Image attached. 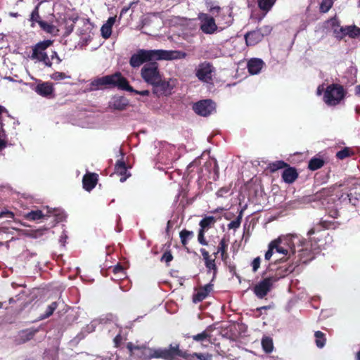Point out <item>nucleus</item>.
<instances>
[{"instance_id":"f257e3e1","label":"nucleus","mask_w":360,"mask_h":360,"mask_svg":"<svg viewBox=\"0 0 360 360\" xmlns=\"http://www.w3.org/2000/svg\"><path fill=\"white\" fill-rule=\"evenodd\" d=\"M186 57V53L181 51L139 49L131 56L129 64L132 68H139L146 62L160 60H172L183 59Z\"/></svg>"},{"instance_id":"f03ea898","label":"nucleus","mask_w":360,"mask_h":360,"mask_svg":"<svg viewBox=\"0 0 360 360\" xmlns=\"http://www.w3.org/2000/svg\"><path fill=\"white\" fill-rule=\"evenodd\" d=\"M129 356L134 360H150L151 359H162L172 360V344L168 348H150L146 345H135L129 342L126 345Z\"/></svg>"},{"instance_id":"7ed1b4c3","label":"nucleus","mask_w":360,"mask_h":360,"mask_svg":"<svg viewBox=\"0 0 360 360\" xmlns=\"http://www.w3.org/2000/svg\"><path fill=\"white\" fill-rule=\"evenodd\" d=\"M103 86H117L122 90H132L127 79L120 72L95 79L91 82L89 89L95 91Z\"/></svg>"},{"instance_id":"20e7f679","label":"nucleus","mask_w":360,"mask_h":360,"mask_svg":"<svg viewBox=\"0 0 360 360\" xmlns=\"http://www.w3.org/2000/svg\"><path fill=\"white\" fill-rule=\"evenodd\" d=\"M313 246L311 241L307 240L302 236L297 234L281 235L277 238L271 241L268 248H297L301 246Z\"/></svg>"},{"instance_id":"39448f33","label":"nucleus","mask_w":360,"mask_h":360,"mask_svg":"<svg viewBox=\"0 0 360 360\" xmlns=\"http://www.w3.org/2000/svg\"><path fill=\"white\" fill-rule=\"evenodd\" d=\"M283 276L274 273L266 278H264L253 288L255 295L260 299L264 298L272 289L273 285Z\"/></svg>"},{"instance_id":"423d86ee","label":"nucleus","mask_w":360,"mask_h":360,"mask_svg":"<svg viewBox=\"0 0 360 360\" xmlns=\"http://www.w3.org/2000/svg\"><path fill=\"white\" fill-rule=\"evenodd\" d=\"M345 95V91L342 86L331 84L324 92L323 101L328 105L335 106L340 103Z\"/></svg>"},{"instance_id":"0eeeda50","label":"nucleus","mask_w":360,"mask_h":360,"mask_svg":"<svg viewBox=\"0 0 360 360\" xmlns=\"http://www.w3.org/2000/svg\"><path fill=\"white\" fill-rule=\"evenodd\" d=\"M52 44L51 40H46L37 43L32 49V59L37 60L39 62H43L47 67H51L52 63L46 54V50Z\"/></svg>"},{"instance_id":"6e6552de","label":"nucleus","mask_w":360,"mask_h":360,"mask_svg":"<svg viewBox=\"0 0 360 360\" xmlns=\"http://www.w3.org/2000/svg\"><path fill=\"white\" fill-rule=\"evenodd\" d=\"M177 357H181L186 360H212V355L208 353H188L186 351H182L179 348V344H172V360H175Z\"/></svg>"},{"instance_id":"1a4fd4ad","label":"nucleus","mask_w":360,"mask_h":360,"mask_svg":"<svg viewBox=\"0 0 360 360\" xmlns=\"http://www.w3.org/2000/svg\"><path fill=\"white\" fill-rule=\"evenodd\" d=\"M176 85V80L169 78L165 79L162 75L155 82L153 86V93L158 97L167 96L172 94V89Z\"/></svg>"},{"instance_id":"9d476101","label":"nucleus","mask_w":360,"mask_h":360,"mask_svg":"<svg viewBox=\"0 0 360 360\" xmlns=\"http://www.w3.org/2000/svg\"><path fill=\"white\" fill-rule=\"evenodd\" d=\"M162 75L157 63H147L141 70L142 79L145 82L150 85L156 82Z\"/></svg>"},{"instance_id":"9b49d317","label":"nucleus","mask_w":360,"mask_h":360,"mask_svg":"<svg viewBox=\"0 0 360 360\" xmlns=\"http://www.w3.org/2000/svg\"><path fill=\"white\" fill-rule=\"evenodd\" d=\"M201 252L203 259L205 261V267L207 269V272L210 273L212 271V280H214L217 274V267L215 261L217 258V255H219V251H214L212 253H210L205 249H201Z\"/></svg>"},{"instance_id":"f8f14e48","label":"nucleus","mask_w":360,"mask_h":360,"mask_svg":"<svg viewBox=\"0 0 360 360\" xmlns=\"http://www.w3.org/2000/svg\"><path fill=\"white\" fill-rule=\"evenodd\" d=\"M213 72L212 65L209 63L204 62L196 68L195 75L200 81L208 83L212 79Z\"/></svg>"},{"instance_id":"ddd939ff","label":"nucleus","mask_w":360,"mask_h":360,"mask_svg":"<svg viewBox=\"0 0 360 360\" xmlns=\"http://www.w3.org/2000/svg\"><path fill=\"white\" fill-rule=\"evenodd\" d=\"M216 223L215 217L212 216H207L203 218L200 221V231L198 236V240L200 245H209V243L205 240L204 237V233L209 229H210L212 226Z\"/></svg>"},{"instance_id":"4468645a","label":"nucleus","mask_w":360,"mask_h":360,"mask_svg":"<svg viewBox=\"0 0 360 360\" xmlns=\"http://www.w3.org/2000/svg\"><path fill=\"white\" fill-rule=\"evenodd\" d=\"M200 20V30L205 34H213L217 29L214 18L207 14L200 13L199 15Z\"/></svg>"},{"instance_id":"2eb2a0df","label":"nucleus","mask_w":360,"mask_h":360,"mask_svg":"<svg viewBox=\"0 0 360 360\" xmlns=\"http://www.w3.org/2000/svg\"><path fill=\"white\" fill-rule=\"evenodd\" d=\"M214 103L210 100H204L196 103L193 106L194 111L202 116H207L214 110Z\"/></svg>"},{"instance_id":"dca6fc26","label":"nucleus","mask_w":360,"mask_h":360,"mask_svg":"<svg viewBox=\"0 0 360 360\" xmlns=\"http://www.w3.org/2000/svg\"><path fill=\"white\" fill-rule=\"evenodd\" d=\"M213 285L212 283H208L202 287H200L196 293H195L193 296V302L194 303H198L204 300L208 295L212 291Z\"/></svg>"},{"instance_id":"f3484780","label":"nucleus","mask_w":360,"mask_h":360,"mask_svg":"<svg viewBox=\"0 0 360 360\" xmlns=\"http://www.w3.org/2000/svg\"><path fill=\"white\" fill-rule=\"evenodd\" d=\"M295 249H275V252L278 254H281L283 255V257L276 258L275 262H285L288 259L287 255H290V250L292 252V254H295ZM274 249H268V251L265 254V259L269 260L274 253Z\"/></svg>"},{"instance_id":"a211bd4d","label":"nucleus","mask_w":360,"mask_h":360,"mask_svg":"<svg viewBox=\"0 0 360 360\" xmlns=\"http://www.w3.org/2000/svg\"><path fill=\"white\" fill-rule=\"evenodd\" d=\"M34 91L43 97H49L53 94L54 88L50 82H41L36 86Z\"/></svg>"},{"instance_id":"6ab92c4d","label":"nucleus","mask_w":360,"mask_h":360,"mask_svg":"<svg viewBox=\"0 0 360 360\" xmlns=\"http://www.w3.org/2000/svg\"><path fill=\"white\" fill-rule=\"evenodd\" d=\"M129 105V101L123 96H115L109 102V107L114 110H123Z\"/></svg>"},{"instance_id":"aec40b11","label":"nucleus","mask_w":360,"mask_h":360,"mask_svg":"<svg viewBox=\"0 0 360 360\" xmlns=\"http://www.w3.org/2000/svg\"><path fill=\"white\" fill-rule=\"evenodd\" d=\"M38 332L37 329L27 328L20 330L18 333V341L20 344L25 343L32 340L36 333Z\"/></svg>"},{"instance_id":"412c9836","label":"nucleus","mask_w":360,"mask_h":360,"mask_svg":"<svg viewBox=\"0 0 360 360\" xmlns=\"http://www.w3.org/2000/svg\"><path fill=\"white\" fill-rule=\"evenodd\" d=\"M245 39L248 46H255L262 39L261 30H254L247 33Z\"/></svg>"},{"instance_id":"4be33fe9","label":"nucleus","mask_w":360,"mask_h":360,"mask_svg":"<svg viewBox=\"0 0 360 360\" xmlns=\"http://www.w3.org/2000/svg\"><path fill=\"white\" fill-rule=\"evenodd\" d=\"M98 176L96 174H86L83 177V187L86 191L92 190L98 181Z\"/></svg>"},{"instance_id":"5701e85b","label":"nucleus","mask_w":360,"mask_h":360,"mask_svg":"<svg viewBox=\"0 0 360 360\" xmlns=\"http://www.w3.org/2000/svg\"><path fill=\"white\" fill-rule=\"evenodd\" d=\"M264 62L261 59L252 58L248 63V69L250 74L257 75L262 69Z\"/></svg>"},{"instance_id":"b1692460","label":"nucleus","mask_w":360,"mask_h":360,"mask_svg":"<svg viewBox=\"0 0 360 360\" xmlns=\"http://www.w3.org/2000/svg\"><path fill=\"white\" fill-rule=\"evenodd\" d=\"M298 176L296 169L293 167H288L282 174L283 180L287 184L293 183Z\"/></svg>"},{"instance_id":"393cba45","label":"nucleus","mask_w":360,"mask_h":360,"mask_svg":"<svg viewBox=\"0 0 360 360\" xmlns=\"http://www.w3.org/2000/svg\"><path fill=\"white\" fill-rule=\"evenodd\" d=\"M328 26L331 27L334 36L338 39H342L345 37L343 27H340L335 19H331L328 22Z\"/></svg>"},{"instance_id":"a878e982","label":"nucleus","mask_w":360,"mask_h":360,"mask_svg":"<svg viewBox=\"0 0 360 360\" xmlns=\"http://www.w3.org/2000/svg\"><path fill=\"white\" fill-rule=\"evenodd\" d=\"M116 17H110L108 19L107 22L103 25L101 29V35L105 39H108L112 34V27L115 24Z\"/></svg>"},{"instance_id":"bb28decb","label":"nucleus","mask_w":360,"mask_h":360,"mask_svg":"<svg viewBox=\"0 0 360 360\" xmlns=\"http://www.w3.org/2000/svg\"><path fill=\"white\" fill-rule=\"evenodd\" d=\"M164 250L160 257V261L162 263H165L166 266L169 267L170 266V262L173 260L174 257L172 254L170 250L167 249H162Z\"/></svg>"},{"instance_id":"cd10ccee","label":"nucleus","mask_w":360,"mask_h":360,"mask_svg":"<svg viewBox=\"0 0 360 360\" xmlns=\"http://www.w3.org/2000/svg\"><path fill=\"white\" fill-rule=\"evenodd\" d=\"M195 235L193 231L183 230L180 232V238L183 245H186L188 242L194 239Z\"/></svg>"},{"instance_id":"c85d7f7f","label":"nucleus","mask_w":360,"mask_h":360,"mask_svg":"<svg viewBox=\"0 0 360 360\" xmlns=\"http://www.w3.org/2000/svg\"><path fill=\"white\" fill-rule=\"evenodd\" d=\"M116 172L120 175L123 176L120 178V181L124 182L126 181L127 178L129 176H125L127 174V169L124 162L119 161L115 166Z\"/></svg>"},{"instance_id":"c756f323","label":"nucleus","mask_w":360,"mask_h":360,"mask_svg":"<svg viewBox=\"0 0 360 360\" xmlns=\"http://www.w3.org/2000/svg\"><path fill=\"white\" fill-rule=\"evenodd\" d=\"M46 217V214H44L41 210H33L25 215V217L28 220H38Z\"/></svg>"},{"instance_id":"7c9ffc66","label":"nucleus","mask_w":360,"mask_h":360,"mask_svg":"<svg viewBox=\"0 0 360 360\" xmlns=\"http://www.w3.org/2000/svg\"><path fill=\"white\" fill-rule=\"evenodd\" d=\"M316 345L319 348H323L326 342V335L321 331H316L314 333Z\"/></svg>"},{"instance_id":"2f4dec72","label":"nucleus","mask_w":360,"mask_h":360,"mask_svg":"<svg viewBox=\"0 0 360 360\" xmlns=\"http://www.w3.org/2000/svg\"><path fill=\"white\" fill-rule=\"evenodd\" d=\"M39 26L44 32L49 34H56L58 31L56 26L44 20L39 22Z\"/></svg>"},{"instance_id":"473e14b6","label":"nucleus","mask_w":360,"mask_h":360,"mask_svg":"<svg viewBox=\"0 0 360 360\" xmlns=\"http://www.w3.org/2000/svg\"><path fill=\"white\" fill-rule=\"evenodd\" d=\"M345 36L348 35L352 38H355L360 35V28L356 26H347L344 28Z\"/></svg>"},{"instance_id":"72a5a7b5","label":"nucleus","mask_w":360,"mask_h":360,"mask_svg":"<svg viewBox=\"0 0 360 360\" xmlns=\"http://www.w3.org/2000/svg\"><path fill=\"white\" fill-rule=\"evenodd\" d=\"M262 346L263 349L266 353L271 352L274 349L273 341H272L271 338H268V337L262 338Z\"/></svg>"},{"instance_id":"f704fd0d","label":"nucleus","mask_w":360,"mask_h":360,"mask_svg":"<svg viewBox=\"0 0 360 360\" xmlns=\"http://www.w3.org/2000/svg\"><path fill=\"white\" fill-rule=\"evenodd\" d=\"M242 217H243V210H240L237 218L235 220L231 221L227 225L228 229L230 230L232 229L234 231L238 229L240 226Z\"/></svg>"},{"instance_id":"c9c22d12","label":"nucleus","mask_w":360,"mask_h":360,"mask_svg":"<svg viewBox=\"0 0 360 360\" xmlns=\"http://www.w3.org/2000/svg\"><path fill=\"white\" fill-rule=\"evenodd\" d=\"M276 0H258L259 7L266 12L269 11Z\"/></svg>"},{"instance_id":"e433bc0d","label":"nucleus","mask_w":360,"mask_h":360,"mask_svg":"<svg viewBox=\"0 0 360 360\" xmlns=\"http://www.w3.org/2000/svg\"><path fill=\"white\" fill-rule=\"evenodd\" d=\"M324 162L320 158H312L309 162V168L311 170H316L323 167Z\"/></svg>"},{"instance_id":"4c0bfd02","label":"nucleus","mask_w":360,"mask_h":360,"mask_svg":"<svg viewBox=\"0 0 360 360\" xmlns=\"http://www.w3.org/2000/svg\"><path fill=\"white\" fill-rule=\"evenodd\" d=\"M58 306V304L57 302H53L47 307L44 314L41 316V319H44L51 316L53 314L54 311L57 309Z\"/></svg>"},{"instance_id":"58836bf2","label":"nucleus","mask_w":360,"mask_h":360,"mask_svg":"<svg viewBox=\"0 0 360 360\" xmlns=\"http://www.w3.org/2000/svg\"><path fill=\"white\" fill-rule=\"evenodd\" d=\"M30 20L32 21L31 26L32 27H34V23L37 22L39 25L40 21H43L41 20V18L39 14L38 7H36L32 12L30 15Z\"/></svg>"},{"instance_id":"ea45409f","label":"nucleus","mask_w":360,"mask_h":360,"mask_svg":"<svg viewBox=\"0 0 360 360\" xmlns=\"http://www.w3.org/2000/svg\"><path fill=\"white\" fill-rule=\"evenodd\" d=\"M333 4V0H322L320 9L323 13L328 12Z\"/></svg>"},{"instance_id":"a19ab883","label":"nucleus","mask_w":360,"mask_h":360,"mask_svg":"<svg viewBox=\"0 0 360 360\" xmlns=\"http://www.w3.org/2000/svg\"><path fill=\"white\" fill-rule=\"evenodd\" d=\"M288 167V165L281 160L276 161L270 165V168L272 172L278 170L279 169H283Z\"/></svg>"},{"instance_id":"79ce46f5","label":"nucleus","mask_w":360,"mask_h":360,"mask_svg":"<svg viewBox=\"0 0 360 360\" xmlns=\"http://www.w3.org/2000/svg\"><path fill=\"white\" fill-rule=\"evenodd\" d=\"M209 337L210 334L206 330H204L201 333L193 335L192 338L195 341L200 342L207 340Z\"/></svg>"},{"instance_id":"37998d69","label":"nucleus","mask_w":360,"mask_h":360,"mask_svg":"<svg viewBox=\"0 0 360 360\" xmlns=\"http://www.w3.org/2000/svg\"><path fill=\"white\" fill-rule=\"evenodd\" d=\"M51 78L53 80H62L66 78H70V76L66 75L63 72H56L51 75Z\"/></svg>"},{"instance_id":"c03bdc74","label":"nucleus","mask_w":360,"mask_h":360,"mask_svg":"<svg viewBox=\"0 0 360 360\" xmlns=\"http://www.w3.org/2000/svg\"><path fill=\"white\" fill-rule=\"evenodd\" d=\"M337 157L340 159V160H342L347 157H349L350 155V151H349V149L346 148L343 150H340L339 152L337 153Z\"/></svg>"},{"instance_id":"a18cd8bd","label":"nucleus","mask_w":360,"mask_h":360,"mask_svg":"<svg viewBox=\"0 0 360 360\" xmlns=\"http://www.w3.org/2000/svg\"><path fill=\"white\" fill-rule=\"evenodd\" d=\"M226 250V249H217V251H219V254H220L221 259L224 261L225 264H227L229 255Z\"/></svg>"},{"instance_id":"49530a36","label":"nucleus","mask_w":360,"mask_h":360,"mask_svg":"<svg viewBox=\"0 0 360 360\" xmlns=\"http://www.w3.org/2000/svg\"><path fill=\"white\" fill-rule=\"evenodd\" d=\"M261 259L259 257L255 258L252 262V271L256 272L260 266Z\"/></svg>"},{"instance_id":"de8ad7c7","label":"nucleus","mask_w":360,"mask_h":360,"mask_svg":"<svg viewBox=\"0 0 360 360\" xmlns=\"http://www.w3.org/2000/svg\"><path fill=\"white\" fill-rule=\"evenodd\" d=\"M271 30H272V28L271 26L266 25V26L261 27L258 30H261V34H262V37H263L264 36H266V35L269 34L271 32Z\"/></svg>"},{"instance_id":"09e8293b","label":"nucleus","mask_w":360,"mask_h":360,"mask_svg":"<svg viewBox=\"0 0 360 360\" xmlns=\"http://www.w3.org/2000/svg\"><path fill=\"white\" fill-rule=\"evenodd\" d=\"M122 341V335L120 334L117 335L113 340L115 347H119L120 346Z\"/></svg>"},{"instance_id":"8fccbe9b","label":"nucleus","mask_w":360,"mask_h":360,"mask_svg":"<svg viewBox=\"0 0 360 360\" xmlns=\"http://www.w3.org/2000/svg\"><path fill=\"white\" fill-rule=\"evenodd\" d=\"M129 92L135 93L136 94H139L141 96H148L150 94V91L148 90H143V91H137L132 88V90H127Z\"/></svg>"},{"instance_id":"3c124183","label":"nucleus","mask_w":360,"mask_h":360,"mask_svg":"<svg viewBox=\"0 0 360 360\" xmlns=\"http://www.w3.org/2000/svg\"><path fill=\"white\" fill-rule=\"evenodd\" d=\"M13 217H14L13 213L11 212H9V211L1 212V214H0V218L7 217V218L13 219Z\"/></svg>"},{"instance_id":"603ef678","label":"nucleus","mask_w":360,"mask_h":360,"mask_svg":"<svg viewBox=\"0 0 360 360\" xmlns=\"http://www.w3.org/2000/svg\"><path fill=\"white\" fill-rule=\"evenodd\" d=\"M229 189L226 188H221L217 192L218 197H224L225 194L229 193Z\"/></svg>"},{"instance_id":"864d4df0","label":"nucleus","mask_w":360,"mask_h":360,"mask_svg":"<svg viewBox=\"0 0 360 360\" xmlns=\"http://www.w3.org/2000/svg\"><path fill=\"white\" fill-rule=\"evenodd\" d=\"M228 266L229 270L232 275H236V266L233 264H231L229 262V264L227 263L226 264Z\"/></svg>"},{"instance_id":"5fc2aeb1","label":"nucleus","mask_w":360,"mask_h":360,"mask_svg":"<svg viewBox=\"0 0 360 360\" xmlns=\"http://www.w3.org/2000/svg\"><path fill=\"white\" fill-rule=\"evenodd\" d=\"M124 271V268L122 265L120 264H117L114 269H113V272L115 274H117V273H120V272H123Z\"/></svg>"},{"instance_id":"6e6d98bb","label":"nucleus","mask_w":360,"mask_h":360,"mask_svg":"<svg viewBox=\"0 0 360 360\" xmlns=\"http://www.w3.org/2000/svg\"><path fill=\"white\" fill-rule=\"evenodd\" d=\"M51 58L52 60L56 59L57 63H60L61 62V59L60 58V57L56 51H53L52 55L51 56Z\"/></svg>"},{"instance_id":"4d7b16f0","label":"nucleus","mask_w":360,"mask_h":360,"mask_svg":"<svg viewBox=\"0 0 360 360\" xmlns=\"http://www.w3.org/2000/svg\"><path fill=\"white\" fill-rule=\"evenodd\" d=\"M6 138H0V150H2L6 147Z\"/></svg>"},{"instance_id":"13d9d810","label":"nucleus","mask_w":360,"mask_h":360,"mask_svg":"<svg viewBox=\"0 0 360 360\" xmlns=\"http://www.w3.org/2000/svg\"><path fill=\"white\" fill-rule=\"evenodd\" d=\"M271 307L270 305H267V306H262V307H258L257 308V311H262V310H266V309H271Z\"/></svg>"},{"instance_id":"bf43d9fd","label":"nucleus","mask_w":360,"mask_h":360,"mask_svg":"<svg viewBox=\"0 0 360 360\" xmlns=\"http://www.w3.org/2000/svg\"><path fill=\"white\" fill-rule=\"evenodd\" d=\"M6 132L5 130L3 128V124H1V130H0V138H6Z\"/></svg>"},{"instance_id":"052dcab7","label":"nucleus","mask_w":360,"mask_h":360,"mask_svg":"<svg viewBox=\"0 0 360 360\" xmlns=\"http://www.w3.org/2000/svg\"><path fill=\"white\" fill-rule=\"evenodd\" d=\"M67 235L63 233V235L61 236V238H60V243H61V245L64 246L65 245V241H63V240H65L67 238Z\"/></svg>"},{"instance_id":"680f3d73","label":"nucleus","mask_w":360,"mask_h":360,"mask_svg":"<svg viewBox=\"0 0 360 360\" xmlns=\"http://www.w3.org/2000/svg\"><path fill=\"white\" fill-rule=\"evenodd\" d=\"M220 10V8L219 6H214L210 8V11L214 13L215 11L218 12Z\"/></svg>"},{"instance_id":"e2e57ef3","label":"nucleus","mask_w":360,"mask_h":360,"mask_svg":"<svg viewBox=\"0 0 360 360\" xmlns=\"http://www.w3.org/2000/svg\"><path fill=\"white\" fill-rule=\"evenodd\" d=\"M316 233V230L314 228H311L309 229L307 232V236H311V235L314 234Z\"/></svg>"},{"instance_id":"0e129e2a","label":"nucleus","mask_w":360,"mask_h":360,"mask_svg":"<svg viewBox=\"0 0 360 360\" xmlns=\"http://www.w3.org/2000/svg\"><path fill=\"white\" fill-rule=\"evenodd\" d=\"M355 92L356 95L360 96V85H358L355 88Z\"/></svg>"},{"instance_id":"69168bd1","label":"nucleus","mask_w":360,"mask_h":360,"mask_svg":"<svg viewBox=\"0 0 360 360\" xmlns=\"http://www.w3.org/2000/svg\"><path fill=\"white\" fill-rule=\"evenodd\" d=\"M3 112H7V110L4 106L0 105V115H1Z\"/></svg>"},{"instance_id":"338daca9","label":"nucleus","mask_w":360,"mask_h":360,"mask_svg":"<svg viewBox=\"0 0 360 360\" xmlns=\"http://www.w3.org/2000/svg\"><path fill=\"white\" fill-rule=\"evenodd\" d=\"M356 360H360V350L356 354Z\"/></svg>"},{"instance_id":"774afa93","label":"nucleus","mask_w":360,"mask_h":360,"mask_svg":"<svg viewBox=\"0 0 360 360\" xmlns=\"http://www.w3.org/2000/svg\"><path fill=\"white\" fill-rule=\"evenodd\" d=\"M321 86H319L318 89H317V94L318 95H321Z\"/></svg>"}]
</instances>
